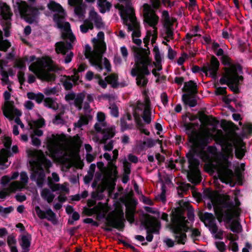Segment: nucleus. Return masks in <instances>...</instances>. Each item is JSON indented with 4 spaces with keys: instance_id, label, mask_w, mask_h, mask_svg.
Wrapping results in <instances>:
<instances>
[{
    "instance_id": "nucleus-1",
    "label": "nucleus",
    "mask_w": 252,
    "mask_h": 252,
    "mask_svg": "<svg viewBox=\"0 0 252 252\" xmlns=\"http://www.w3.org/2000/svg\"><path fill=\"white\" fill-rule=\"evenodd\" d=\"M201 125L199 132L197 131L195 125L189 123L186 125L187 133L189 135L191 149L187 154L189 162V171L188 177L192 183L198 184L200 181V172L198 169L199 162L196 157H199L203 160H209V157L205 151V147L209 140L213 138L220 141L222 145V155L217 162L215 169L220 180L231 186L234 183V173L229 169L230 162L228 159L233 156V147L235 149V156L241 159L245 153V145L241 138L235 133L230 131L223 134L221 130H218L212 124V119L207 116L199 119Z\"/></svg>"
},
{
    "instance_id": "nucleus-2",
    "label": "nucleus",
    "mask_w": 252,
    "mask_h": 252,
    "mask_svg": "<svg viewBox=\"0 0 252 252\" xmlns=\"http://www.w3.org/2000/svg\"><path fill=\"white\" fill-rule=\"evenodd\" d=\"M82 140L78 135L67 138L64 134H52L46 139L47 154L55 161L70 167L78 159Z\"/></svg>"
},
{
    "instance_id": "nucleus-3",
    "label": "nucleus",
    "mask_w": 252,
    "mask_h": 252,
    "mask_svg": "<svg viewBox=\"0 0 252 252\" xmlns=\"http://www.w3.org/2000/svg\"><path fill=\"white\" fill-rule=\"evenodd\" d=\"M209 202L207 203L209 209L212 207L215 212L218 220L220 222L229 223L232 218L238 213V207L240 202L236 196L234 197V204L230 201L229 196L227 194H219L216 191H209L208 193Z\"/></svg>"
},
{
    "instance_id": "nucleus-4",
    "label": "nucleus",
    "mask_w": 252,
    "mask_h": 252,
    "mask_svg": "<svg viewBox=\"0 0 252 252\" xmlns=\"http://www.w3.org/2000/svg\"><path fill=\"white\" fill-rule=\"evenodd\" d=\"M33 63L29 66V70L34 73L40 79L50 81L54 79V75L51 72L55 69L53 61L49 57H43L35 60L34 56L25 57L17 61L16 66L19 68L26 66V62Z\"/></svg>"
},
{
    "instance_id": "nucleus-5",
    "label": "nucleus",
    "mask_w": 252,
    "mask_h": 252,
    "mask_svg": "<svg viewBox=\"0 0 252 252\" xmlns=\"http://www.w3.org/2000/svg\"><path fill=\"white\" fill-rule=\"evenodd\" d=\"M104 33L99 32L97 35V38H94V50L91 51V48L89 45H86L85 50V55L86 58L89 60L92 65L95 67L98 71L102 69V63L107 71H110L111 66L109 62L106 58L102 59V55L105 52L106 46L103 41Z\"/></svg>"
},
{
    "instance_id": "nucleus-6",
    "label": "nucleus",
    "mask_w": 252,
    "mask_h": 252,
    "mask_svg": "<svg viewBox=\"0 0 252 252\" xmlns=\"http://www.w3.org/2000/svg\"><path fill=\"white\" fill-rule=\"evenodd\" d=\"M135 63L131 71L132 76H136V83L140 86H145L148 83L146 75L149 74L148 66L151 63L149 57L150 51L148 49L137 48L135 50Z\"/></svg>"
},
{
    "instance_id": "nucleus-7",
    "label": "nucleus",
    "mask_w": 252,
    "mask_h": 252,
    "mask_svg": "<svg viewBox=\"0 0 252 252\" xmlns=\"http://www.w3.org/2000/svg\"><path fill=\"white\" fill-rule=\"evenodd\" d=\"M27 153L32 158L30 161L32 171L31 178L36 179L38 186H41L45 176L43 168L48 170L51 166V162L46 158L41 150L29 149L27 150Z\"/></svg>"
},
{
    "instance_id": "nucleus-8",
    "label": "nucleus",
    "mask_w": 252,
    "mask_h": 252,
    "mask_svg": "<svg viewBox=\"0 0 252 252\" xmlns=\"http://www.w3.org/2000/svg\"><path fill=\"white\" fill-rule=\"evenodd\" d=\"M48 7L55 13L54 21L57 24L58 27L61 29L63 38L65 40L68 39L71 42H73L75 40V37L71 32L69 23L64 21L65 13L62 6L59 3L51 1L48 4Z\"/></svg>"
},
{
    "instance_id": "nucleus-9",
    "label": "nucleus",
    "mask_w": 252,
    "mask_h": 252,
    "mask_svg": "<svg viewBox=\"0 0 252 252\" xmlns=\"http://www.w3.org/2000/svg\"><path fill=\"white\" fill-rule=\"evenodd\" d=\"M171 219L170 229L174 233L176 240L179 244H184L187 239L185 233L188 229L186 225L187 221L185 220L182 212L178 209L173 211Z\"/></svg>"
},
{
    "instance_id": "nucleus-10",
    "label": "nucleus",
    "mask_w": 252,
    "mask_h": 252,
    "mask_svg": "<svg viewBox=\"0 0 252 252\" xmlns=\"http://www.w3.org/2000/svg\"><path fill=\"white\" fill-rule=\"evenodd\" d=\"M221 61L224 65H228L229 67L225 68V73L220 79V83L227 84L233 91L237 92L239 81H242L243 78L237 75L236 65L231 63L230 60L228 56L223 55L221 57Z\"/></svg>"
},
{
    "instance_id": "nucleus-11",
    "label": "nucleus",
    "mask_w": 252,
    "mask_h": 252,
    "mask_svg": "<svg viewBox=\"0 0 252 252\" xmlns=\"http://www.w3.org/2000/svg\"><path fill=\"white\" fill-rule=\"evenodd\" d=\"M119 12L122 19L123 20L124 24L127 27L129 31H133L132 34L133 41L137 45H140L141 40L137 37L140 36L141 33L139 28V24L135 18L134 10L130 6L128 7L127 12H125L123 9V6L121 5H117Z\"/></svg>"
},
{
    "instance_id": "nucleus-12",
    "label": "nucleus",
    "mask_w": 252,
    "mask_h": 252,
    "mask_svg": "<svg viewBox=\"0 0 252 252\" xmlns=\"http://www.w3.org/2000/svg\"><path fill=\"white\" fill-rule=\"evenodd\" d=\"M143 7L145 21L149 26L147 28L146 36L144 38V43L145 45H147L150 38H151L152 43H154L156 40L158 34L156 25L158 21V17L152 9L150 5L144 4Z\"/></svg>"
},
{
    "instance_id": "nucleus-13",
    "label": "nucleus",
    "mask_w": 252,
    "mask_h": 252,
    "mask_svg": "<svg viewBox=\"0 0 252 252\" xmlns=\"http://www.w3.org/2000/svg\"><path fill=\"white\" fill-rule=\"evenodd\" d=\"M28 0L31 4L30 6L25 1L19 0L16 2L14 7L16 10H18L21 17L29 23H32L35 20V16L38 13V10H42L43 8L42 6L34 7L33 4L35 0Z\"/></svg>"
},
{
    "instance_id": "nucleus-14",
    "label": "nucleus",
    "mask_w": 252,
    "mask_h": 252,
    "mask_svg": "<svg viewBox=\"0 0 252 252\" xmlns=\"http://www.w3.org/2000/svg\"><path fill=\"white\" fill-rule=\"evenodd\" d=\"M143 112V119L145 123L147 124L150 123L152 120L151 113L150 111V104L149 99L146 98L144 103H139L135 110L134 116L135 120L138 125V128L141 132L148 135L150 133L149 131L143 128L142 126L139 123L140 119L141 112Z\"/></svg>"
},
{
    "instance_id": "nucleus-15",
    "label": "nucleus",
    "mask_w": 252,
    "mask_h": 252,
    "mask_svg": "<svg viewBox=\"0 0 252 252\" xmlns=\"http://www.w3.org/2000/svg\"><path fill=\"white\" fill-rule=\"evenodd\" d=\"M5 102L2 107L4 115L10 120L15 119V123L20 125L21 128H24V125L21 122L19 117L21 115V112L15 108L13 105V102L9 101L10 94L7 92L4 93Z\"/></svg>"
},
{
    "instance_id": "nucleus-16",
    "label": "nucleus",
    "mask_w": 252,
    "mask_h": 252,
    "mask_svg": "<svg viewBox=\"0 0 252 252\" xmlns=\"http://www.w3.org/2000/svg\"><path fill=\"white\" fill-rule=\"evenodd\" d=\"M104 158L107 160L110 161L107 169L104 172V182L107 184L110 190H112L115 186V181L117 178V167L113 161H110L111 156L108 153H105Z\"/></svg>"
},
{
    "instance_id": "nucleus-17",
    "label": "nucleus",
    "mask_w": 252,
    "mask_h": 252,
    "mask_svg": "<svg viewBox=\"0 0 252 252\" xmlns=\"http://www.w3.org/2000/svg\"><path fill=\"white\" fill-rule=\"evenodd\" d=\"M29 125L31 129V137L32 138V144L35 146H38L41 144L40 140L35 137V136H40L43 134L42 130L39 129L44 125V120L40 118L36 121L29 122Z\"/></svg>"
},
{
    "instance_id": "nucleus-18",
    "label": "nucleus",
    "mask_w": 252,
    "mask_h": 252,
    "mask_svg": "<svg viewBox=\"0 0 252 252\" xmlns=\"http://www.w3.org/2000/svg\"><path fill=\"white\" fill-rule=\"evenodd\" d=\"M93 22L97 27H100L102 26L101 17L94 9L90 10L89 18L85 20L83 24L80 26L81 32L86 33L89 30H92L94 28Z\"/></svg>"
},
{
    "instance_id": "nucleus-19",
    "label": "nucleus",
    "mask_w": 252,
    "mask_h": 252,
    "mask_svg": "<svg viewBox=\"0 0 252 252\" xmlns=\"http://www.w3.org/2000/svg\"><path fill=\"white\" fill-rule=\"evenodd\" d=\"M20 177V181H14L10 184L6 189V192H0V198H4L8 193L14 192L17 190H20L25 188L28 181V177L27 173L25 172L21 173Z\"/></svg>"
},
{
    "instance_id": "nucleus-20",
    "label": "nucleus",
    "mask_w": 252,
    "mask_h": 252,
    "mask_svg": "<svg viewBox=\"0 0 252 252\" xmlns=\"http://www.w3.org/2000/svg\"><path fill=\"white\" fill-rule=\"evenodd\" d=\"M200 219L209 230L214 234L216 238L221 239L222 238L223 232L218 230L216 224L215 223V218L213 215L210 213H205L200 216Z\"/></svg>"
},
{
    "instance_id": "nucleus-21",
    "label": "nucleus",
    "mask_w": 252,
    "mask_h": 252,
    "mask_svg": "<svg viewBox=\"0 0 252 252\" xmlns=\"http://www.w3.org/2000/svg\"><path fill=\"white\" fill-rule=\"evenodd\" d=\"M124 213L120 209H118L110 213L106 218L108 225L116 228H122L124 226Z\"/></svg>"
},
{
    "instance_id": "nucleus-22",
    "label": "nucleus",
    "mask_w": 252,
    "mask_h": 252,
    "mask_svg": "<svg viewBox=\"0 0 252 252\" xmlns=\"http://www.w3.org/2000/svg\"><path fill=\"white\" fill-rule=\"evenodd\" d=\"M12 140L9 137H4L3 143L5 148L2 149L0 151V168L4 169L7 168L10 162L8 161V158L11 156L9 149L11 145Z\"/></svg>"
},
{
    "instance_id": "nucleus-23",
    "label": "nucleus",
    "mask_w": 252,
    "mask_h": 252,
    "mask_svg": "<svg viewBox=\"0 0 252 252\" xmlns=\"http://www.w3.org/2000/svg\"><path fill=\"white\" fill-rule=\"evenodd\" d=\"M98 122L95 125V128L97 131H103L104 140L112 138L115 134V130L114 127H110L105 128L104 123L103 122L105 119V116L103 113L99 112L97 113V116Z\"/></svg>"
},
{
    "instance_id": "nucleus-24",
    "label": "nucleus",
    "mask_w": 252,
    "mask_h": 252,
    "mask_svg": "<svg viewBox=\"0 0 252 252\" xmlns=\"http://www.w3.org/2000/svg\"><path fill=\"white\" fill-rule=\"evenodd\" d=\"M220 63L217 59L213 56L210 63H205L201 68V70L207 76L215 77L216 76L217 71L219 69Z\"/></svg>"
},
{
    "instance_id": "nucleus-25",
    "label": "nucleus",
    "mask_w": 252,
    "mask_h": 252,
    "mask_svg": "<svg viewBox=\"0 0 252 252\" xmlns=\"http://www.w3.org/2000/svg\"><path fill=\"white\" fill-rule=\"evenodd\" d=\"M70 43H64V42H59L56 44V51L57 53H62L66 55L64 59V62L68 63L71 61L73 57V53L69 50L71 48Z\"/></svg>"
},
{
    "instance_id": "nucleus-26",
    "label": "nucleus",
    "mask_w": 252,
    "mask_h": 252,
    "mask_svg": "<svg viewBox=\"0 0 252 252\" xmlns=\"http://www.w3.org/2000/svg\"><path fill=\"white\" fill-rule=\"evenodd\" d=\"M0 11L1 16L5 20V25L4 26V30L5 31V34L7 35L6 31L10 28L9 19L12 15V13L9 6L3 2H0Z\"/></svg>"
},
{
    "instance_id": "nucleus-27",
    "label": "nucleus",
    "mask_w": 252,
    "mask_h": 252,
    "mask_svg": "<svg viewBox=\"0 0 252 252\" xmlns=\"http://www.w3.org/2000/svg\"><path fill=\"white\" fill-rule=\"evenodd\" d=\"M35 211L37 216L41 219H47L51 221L56 220L55 214L50 209H49L46 212L42 211L39 206L35 207Z\"/></svg>"
},
{
    "instance_id": "nucleus-28",
    "label": "nucleus",
    "mask_w": 252,
    "mask_h": 252,
    "mask_svg": "<svg viewBox=\"0 0 252 252\" xmlns=\"http://www.w3.org/2000/svg\"><path fill=\"white\" fill-rule=\"evenodd\" d=\"M158 142L161 146V141L159 140H154L151 139H147L144 141H139L137 143L136 147L138 150H143L146 148L153 147Z\"/></svg>"
},
{
    "instance_id": "nucleus-29",
    "label": "nucleus",
    "mask_w": 252,
    "mask_h": 252,
    "mask_svg": "<svg viewBox=\"0 0 252 252\" xmlns=\"http://www.w3.org/2000/svg\"><path fill=\"white\" fill-rule=\"evenodd\" d=\"M74 75L71 77H68L63 81V85L66 90H69L71 88L72 84H77L79 81V76L77 74L76 69H74Z\"/></svg>"
},
{
    "instance_id": "nucleus-30",
    "label": "nucleus",
    "mask_w": 252,
    "mask_h": 252,
    "mask_svg": "<svg viewBox=\"0 0 252 252\" xmlns=\"http://www.w3.org/2000/svg\"><path fill=\"white\" fill-rule=\"evenodd\" d=\"M146 226L148 231L157 232L159 230L160 224L158 220L156 219L150 218L147 221Z\"/></svg>"
},
{
    "instance_id": "nucleus-31",
    "label": "nucleus",
    "mask_w": 252,
    "mask_h": 252,
    "mask_svg": "<svg viewBox=\"0 0 252 252\" xmlns=\"http://www.w3.org/2000/svg\"><path fill=\"white\" fill-rule=\"evenodd\" d=\"M94 212L98 215V217L104 218L109 211V209L107 204L99 203L94 208Z\"/></svg>"
},
{
    "instance_id": "nucleus-32",
    "label": "nucleus",
    "mask_w": 252,
    "mask_h": 252,
    "mask_svg": "<svg viewBox=\"0 0 252 252\" xmlns=\"http://www.w3.org/2000/svg\"><path fill=\"white\" fill-rule=\"evenodd\" d=\"M171 26L172 25H164L162 31V35L167 41H169L173 37V31Z\"/></svg>"
},
{
    "instance_id": "nucleus-33",
    "label": "nucleus",
    "mask_w": 252,
    "mask_h": 252,
    "mask_svg": "<svg viewBox=\"0 0 252 252\" xmlns=\"http://www.w3.org/2000/svg\"><path fill=\"white\" fill-rule=\"evenodd\" d=\"M49 186L51 189L53 191L61 190L62 191H66L68 190V184L64 183L63 184H52L50 179H49Z\"/></svg>"
},
{
    "instance_id": "nucleus-34",
    "label": "nucleus",
    "mask_w": 252,
    "mask_h": 252,
    "mask_svg": "<svg viewBox=\"0 0 252 252\" xmlns=\"http://www.w3.org/2000/svg\"><path fill=\"white\" fill-rule=\"evenodd\" d=\"M19 176V173L18 172H14L12 173V175L10 177L8 175L3 176L1 177L0 180L1 184L5 186L11 180H13L18 178Z\"/></svg>"
},
{
    "instance_id": "nucleus-35",
    "label": "nucleus",
    "mask_w": 252,
    "mask_h": 252,
    "mask_svg": "<svg viewBox=\"0 0 252 252\" xmlns=\"http://www.w3.org/2000/svg\"><path fill=\"white\" fill-rule=\"evenodd\" d=\"M41 197L46 200L48 203H51L53 200L55 195L48 189H44L41 192Z\"/></svg>"
},
{
    "instance_id": "nucleus-36",
    "label": "nucleus",
    "mask_w": 252,
    "mask_h": 252,
    "mask_svg": "<svg viewBox=\"0 0 252 252\" xmlns=\"http://www.w3.org/2000/svg\"><path fill=\"white\" fill-rule=\"evenodd\" d=\"M97 6L101 13H104L108 10L111 6V4L107 0H97Z\"/></svg>"
},
{
    "instance_id": "nucleus-37",
    "label": "nucleus",
    "mask_w": 252,
    "mask_h": 252,
    "mask_svg": "<svg viewBox=\"0 0 252 252\" xmlns=\"http://www.w3.org/2000/svg\"><path fill=\"white\" fill-rule=\"evenodd\" d=\"M91 119L92 116L90 115L82 116L80 117L79 120L74 124V126L76 127H81L82 126L87 125Z\"/></svg>"
},
{
    "instance_id": "nucleus-38",
    "label": "nucleus",
    "mask_w": 252,
    "mask_h": 252,
    "mask_svg": "<svg viewBox=\"0 0 252 252\" xmlns=\"http://www.w3.org/2000/svg\"><path fill=\"white\" fill-rule=\"evenodd\" d=\"M31 237L30 235H24L21 237V246L23 249L28 250L31 244Z\"/></svg>"
},
{
    "instance_id": "nucleus-39",
    "label": "nucleus",
    "mask_w": 252,
    "mask_h": 252,
    "mask_svg": "<svg viewBox=\"0 0 252 252\" xmlns=\"http://www.w3.org/2000/svg\"><path fill=\"white\" fill-rule=\"evenodd\" d=\"M196 84L190 81L185 84L183 89L184 91L193 94L196 92Z\"/></svg>"
},
{
    "instance_id": "nucleus-40",
    "label": "nucleus",
    "mask_w": 252,
    "mask_h": 252,
    "mask_svg": "<svg viewBox=\"0 0 252 252\" xmlns=\"http://www.w3.org/2000/svg\"><path fill=\"white\" fill-rule=\"evenodd\" d=\"M86 12V5L82 3L74 7V13L78 17H82Z\"/></svg>"
},
{
    "instance_id": "nucleus-41",
    "label": "nucleus",
    "mask_w": 252,
    "mask_h": 252,
    "mask_svg": "<svg viewBox=\"0 0 252 252\" xmlns=\"http://www.w3.org/2000/svg\"><path fill=\"white\" fill-rule=\"evenodd\" d=\"M45 105L49 108L56 110L59 108V105L57 102L50 98H47L44 101Z\"/></svg>"
},
{
    "instance_id": "nucleus-42",
    "label": "nucleus",
    "mask_w": 252,
    "mask_h": 252,
    "mask_svg": "<svg viewBox=\"0 0 252 252\" xmlns=\"http://www.w3.org/2000/svg\"><path fill=\"white\" fill-rule=\"evenodd\" d=\"M182 99L186 104L190 107H194L196 104V101L194 98L190 97L188 94H184L183 95Z\"/></svg>"
},
{
    "instance_id": "nucleus-43",
    "label": "nucleus",
    "mask_w": 252,
    "mask_h": 252,
    "mask_svg": "<svg viewBox=\"0 0 252 252\" xmlns=\"http://www.w3.org/2000/svg\"><path fill=\"white\" fill-rule=\"evenodd\" d=\"M27 96L30 99H35L38 103H40L44 98V95L42 94H35L33 93H28Z\"/></svg>"
},
{
    "instance_id": "nucleus-44",
    "label": "nucleus",
    "mask_w": 252,
    "mask_h": 252,
    "mask_svg": "<svg viewBox=\"0 0 252 252\" xmlns=\"http://www.w3.org/2000/svg\"><path fill=\"white\" fill-rule=\"evenodd\" d=\"M135 209L134 207H131L127 208L126 211V218L127 220L132 223L134 221V214Z\"/></svg>"
},
{
    "instance_id": "nucleus-45",
    "label": "nucleus",
    "mask_w": 252,
    "mask_h": 252,
    "mask_svg": "<svg viewBox=\"0 0 252 252\" xmlns=\"http://www.w3.org/2000/svg\"><path fill=\"white\" fill-rule=\"evenodd\" d=\"M10 46V43L7 40H2V34L0 30V50L5 51Z\"/></svg>"
},
{
    "instance_id": "nucleus-46",
    "label": "nucleus",
    "mask_w": 252,
    "mask_h": 252,
    "mask_svg": "<svg viewBox=\"0 0 252 252\" xmlns=\"http://www.w3.org/2000/svg\"><path fill=\"white\" fill-rule=\"evenodd\" d=\"M132 0H119V1L121 3H118L117 4H116L115 5V7L119 9L118 7H117L116 6L117 5L120 4L121 5H122V6H123V9L126 12L127 11L128 7L130 6L131 7V8L133 10V8L131 5V3H130V2H131Z\"/></svg>"
},
{
    "instance_id": "nucleus-47",
    "label": "nucleus",
    "mask_w": 252,
    "mask_h": 252,
    "mask_svg": "<svg viewBox=\"0 0 252 252\" xmlns=\"http://www.w3.org/2000/svg\"><path fill=\"white\" fill-rule=\"evenodd\" d=\"M84 96L85 95L81 93L76 95L74 99V104L79 109L81 108V105Z\"/></svg>"
},
{
    "instance_id": "nucleus-48",
    "label": "nucleus",
    "mask_w": 252,
    "mask_h": 252,
    "mask_svg": "<svg viewBox=\"0 0 252 252\" xmlns=\"http://www.w3.org/2000/svg\"><path fill=\"white\" fill-rule=\"evenodd\" d=\"M153 51L155 54V59L157 61V64H156L155 65L157 67V69L158 70H160L161 69V67L159 64V63L160 61V56L158 48L157 47H155Z\"/></svg>"
},
{
    "instance_id": "nucleus-49",
    "label": "nucleus",
    "mask_w": 252,
    "mask_h": 252,
    "mask_svg": "<svg viewBox=\"0 0 252 252\" xmlns=\"http://www.w3.org/2000/svg\"><path fill=\"white\" fill-rule=\"evenodd\" d=\"M117 76L115 74L111 75L106 78L107 83L111 84L114 87L117 85Z\"/></svg>"
},
{
    "instance_id": "nucleus-50",
    "label": "nucleus",
    "mask_w": 252,
    "mask_h": 252,
    "mask_svg": "<svg viewBox=\"0 0 252 252\" xmlns=\"http://www.w3.org/2000/svg\"><path fill=\"white\" fill-rule=\"evenodd\" d=\"M230 228L234 232L238 233L241 231V227L239 223L236 221H233L229 225Z\"/></svg>"
},
{
    "instance_id": "nucleus-51",
    "label": "nucleus",
    "mask_w": 252,
    "mask_h": 252,
    "mask_svg": "<svg viewBox=\"0 0 252 252\" xmlns=\"http://www.w3.org/2000/svg\"><path fill=\"white\" fill-rule=\"evenodd\" d=\"M95 165L94 164H91L90 167V170L88 172V176H86L84 180L85 182H89V181L92 178L93 174L94 172Z\"/></svg>"
},
{
    "instance_id": "nucleus-52",
    "label": "nucleus",
    "mask_w": 252,
    "mask_h": 252,
    "mask_svg": "<svg viewBox=\"0 0 252 252\" xmlns=\"http://www.w3.org/2000/svg\"><path fill=\"white\" fill-rule=\"evenodd\" d=\"M7 242L9 247L16 245V240L15 236L13 234L9 235L7 238Z\"/></svg>"
},
{
    "instance_id": "nucleus-53",
    "label": "nucleus",
    "mask_w": 252,
    "mask_h": 252,
    "mask_svg": "<svg viewBox=\"0 0 252 252\" xmlns=\"http://www.w3.org/2000/svg\"><path fill=\"white\" fill-rule=\"evenodd\" d=\"M216 246L220 252H223L225 250V245L222 242H216Z\"/></svg>"
},
{
    "instance_id": "nucleus-54",
    "label": "nucleus",
    "mask_w": 252,
    "mask_h": 252,
    "mask_svg": "<svg viewBox=\"0 0 252 252\" xmlns=\"http://www.w3.org/2000/svg\"><path fill=\"white\" fill-rule=\"evenodd\" d=\"M123 164L124 174H129L130 172L129 163L126 161V159H125L123 162Z\"/></svg>"
},
{
    "instance_id": "nucleus-55",
    "label": "nucleus",
    "mask_w": 252,
    "mask_h": 252,
    "mask_svg": "<svg viewBox=\"0 0 252 252\" xmlns=\"http://www.w3.org/2000/svg\"><path fill=\"white\" fill-rule=\"evenodd\" d=\"M54 124L56 125L63 124L64 123V120L61 117V114L57 115L55 119L53 121Z\"/></svg>"
},
{
    "instance_id": "nucleus-56",
    "label": "nucleus",
    "mask_w": 252,
    "mask_h": 252,
    "mask_svg": "<svg viewBox=\"0 0 252 252\" xmlns=\"http://www.w3.org/2000/svg\"><path fill=\"white\" fill-rule=\"evenodd\" d=\"M67 2L69 5L74 7L83 3V0H68Z\"/></svg>"
},
{
    "instance_id": "nucleus-57",
    "label": "nucleus",
    "mask_w": 252,
    "mask_h": 252,
    "mask_svg": "<svg viewBox=\"0 0 252 252\" xmlns=\"http://www.w3.org/2000/svg\"><path fill=\"white\" fill-rule=\"evenodd\" d=\"M111 115L114 117L118 116V108L115 105H112L109 107Z\"/></svg>"
},
{
    "instance_id": "nucleus-58",
    "label": "nucleus",
    "mask_w": 252,
    "mask_h": 252,
    "mask_svg": "<svg viewBox=\"0 0 252 252\" xmlns=\"http://www.w3.org/2000/svg\"><path fill=\"white\" fill-rule=\"evenodd\" d=\"M49 179L51 181L52 184H53V182H57L59 181L60 178L59 175L56 173H53L52 174V178L50 177H48V182L49 181Z\"/></svg>"
},
{
    "instance_id": "nucleus-59",
    "label": "nucleus",
    "mask_w": 252,
    "mask_h": 252,
    "mask_svg": "<svg viewBox=\"0 0 252 252\" xmlns=\"http://www.w3.org/2000/svg\"><path fill=\"white\" fill-rule=\"evenodd\" d=\"M95 78L98 80V83L99 85L103 88H105L107 86V83L105 81L100 79V77L99 75H95Z\"/></svg>"
},
{
    "instance_id": "nucleus-60",
    "label": "nucleus",
    "mask_w": 252,
    "mask_h": 252,
    "mask_svg": "<svg viewBox=\"0 0 252 252\" xmlns=\"http://www.w3.org/2000/svg\"><path fill=\"white\" fill-rule=\"evenodd\" d=\"M157 198L161 200L162 202H164L165 201V190L162 188V191L160 195L157 196Z\"/></svg>"
},
{
    "instance_id": "nucleus-61",
    "label": "nucleus",
    "mask_w": 252,
    "mask_h": 252,
    "mask_svg": "<svg viewBox=\"0 0 252 252\" xmlns=\"http://www.w3.org/2000/svg\"><path fill=\"white\" fill-rule=\"evenodd\" d=\"M187 59V54H183L182 55V56L179 58L178 62H177L178 63L179 65H182L184 63V62L185 61V60Z\"/></svg>"
},
{
    "instance_id": "nucleus-62",
    "label": "nucleus",
    "mask_w": 252,
    "mask_h": 252,
    "mask_svg": "<svg viewBox=\"0 0 252 252\" xmlns=\"http://www.w3.org/2000/svg\"><path fill=\"white\" fill-rule=\"evenodd\" d=\"M226 237L227 239L231 241V242H234V241L238 238V237L236 235H234L232 233L227 234Z\"/></svg>"
},
{
    "instance_id": "nucleus-63",
    "label": "nucleus",
    "mask_w": 252,
    "mask_h": 252,
    "mask_svg": "<svg viewBox=\"0 0 252 252\" xmlns=\"http://www.w3.org/2000/svg\"><path fill=\"white\" fill-rule=\"evenodd\" d=\"M216 92L218 94H224L226 93V88H217Z\"/></svg>"
},
{
    "instance_id": "nucleus-64",
    "label": "nucleus",
    "mask_w": 252,
    "mask_h": 252,
    "mask_svg": "<svg viewBox=\"0 0 252 252\" xmlns=\"http://www.w3.org/2000/svg\"><path fill=\"white\" fill-rule=\"evenodd\" d=\"M8 234L7 229L5 228H0V238H3Z\"/></svg>"
}]
</instances>
